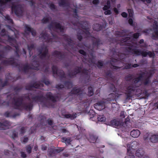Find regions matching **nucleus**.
Here are the masks:
<instances>
[{"mask_svg":"<svg viewBox=\"0 0 158 158\" xmlns=\"http://www.w3.org/2000/svg\"><path fill=\"white\" fill-rule=\"evenodd\" d=\"M151 76V73H142L138 75L134 80V84L133 85H131L127 88V90L129 93H131L132 91H134L135 89L133 87L135 86L137 87L140 86L141 84L140 81L145 79V85H147L148 84L150 81L148 78Z\"/></svg>","mask_w":158,"mask_h":158,"instance_id":"nucleus-1","label":"nucleus"},{"mask_svg":"<svg viewBox=\"0 0 158 158\" xmlns=\"http://www.w3.org/2000/svg\"><path fill=\"white\" fill-rule=\"evenodd\" d=\"M126 49L129 52H131L134 53L137 55H140L141 54L144 57H146L148 55L150 57H152L154 56V54L151 52L146 51L141 52L138 50L135 49L132 46H129L127 47Z\"/></svg>","mask_w":158,"mask_h":158,"instance_id":"nucleus-2","label":"nucleus"},{"mask_svg":"<svg viewBox=\"0 0 158 158\" xmlns=\"http://www.w3.org/2000/svg\"><path fill=\"white\" fill-rule=\"evenodd\" d=\"M138 144L136 141H133L130 144H127V154L129 156L127 158H135L134 155L133 150L137 147Z\"/></svg>","mask_w":158,"mask_h":158,"instance_id":"nucleus-3","label":"nucleus"},{"mask_svg":"<svg viewBox=\"0 0 158 158\" xmlns=\"http://www.w3.org/2000/svg\"><path fill=\"white\" fill-rule=\"evenodd\" d=\"M148 32H150L152 34L153 39L158 38V24L157 22H154L152 28L151 30H148Z\"/></svg>","mask_w":158,"mask_h":158,"instance_id":"nucleus-4","label":"nucleus"},{"mask_svg":"<svg viewBox=\"0 0 158 158\" xmlns=\"http://www.w3.org/2000/svg\"><path fill=\"white\" fill-rule=\"evenodd\" d=\"M12 9L15 11L16 14L18 16H21L23 15V8L19 5L15 6L14 4H12Z\"/></svg>","mask_w":158,"mask_h":158,"instance_id":"nucleus-5","label":"nucleus"},{"mask_svg":"<svg viewBox=\"0 0 158 158\" xmlns=\"http://www.w3.org/2000/svg\"><path fill=\"white\" fill-rule=\"evenodd\" d=\"M106 101H100L94 105L95 108L99 110L104 109L105 108V103Z\"/></svg>","mask_w":158,"mask_h":158,"instance_id":"nucleus-6","label":"nucleus"},{"mask_svg":"<svg viewBox=\"0 0 158 158\" xmlns=\"http://www.w3.org/2000/svg\"><path fill=\"white\" fill-rule=\"evenodd\" d=\"M53 73L54 74H56L58 76L60 77H63L64 76V73L62 70H60L58 71L57 68L56 66H53L52 67Z\"/></svg>","mask_w":158,"mask_h":158,"instance_id":"nucleus-7","label":"nucleus"},{"mask_svg":"<svg viewBox=\"0 0 158 158\" xmlns=\"http://www.w3.org/2000/svg\"><path fill=\"white\" fill-rule=\"evenodd\" d=\"M39 54L41 58L46 56L48 52V49L46 46H44L39 49Z\"/></svg>","mask_w":158,"mask_h":158,"instance_id":"nucleus-8","label":"nucleus"},{"mask_svg":"<svg viewBox=\"0 0 158 158\" xmlns=\"http://www.w3.org/2000/svg\"><path fill=\"white\" fill-rule=\"evenodd\" d=\"M140 133L138 130H133L131 132L130 134L134 138H137L140 135Z\"/></svg>","mask_w":158,"mask_h":158,"instance_id":"nucleus-9","label":"nucleus"},{"mask_svg":"<svg viewBox=\"0 0 158 158\" xmlns=\"http://www.w3.org/2000/svg\"><path fill=\"white\" fill-rule=\"evenodd\" d=\"M121 122L118 120L114 119L110 122V125L114 127H116L120 125Z\"/></svg>","mask_w":158,"mask_h":158,"instance_id":"nucleus-10","label":"nucleus"},{"mask_svg":"<svg viewBox=\"0 0 158 158\" xmlns=\"http://www.w3.org/2000/svg\"><path fill=\"white\" fill-rule=\"evenodd\" d=\"M150 141L152 143H155L158 142V135H151L149 138Z\"/></svg>","mask_w":158,"mask_h":158,"instance_id":"nucleus-11","label":"nucleus"},{"mask_svg":"<svg viewBox=\"0 0 158 158\" xmlns=\"http://www.w3.org/2000/svg\"><path fill=\"white\" fill-rule=\"evenodd\" d=\"M98 137L94 134H91L89 135V141L91 143H94L96 141Z\"/></svg>","mask_w":158,"mask_h":158,"instance_id":"nucleus-12","label":"nucleus"},{"mask_svg":"<svg viewBox=\"0 0 158 158\" xmlns=\"http://www.w3.org/2000/svg\"><path fill=\"white\" fill-rule=\"evenodd\" d=\"M144 151L141 149H137L135 152L136 155L139 157H142L144 155Z\"/></svg>","mask_w":158,"mask_h":158,"instance_id":"nucleus-13","label":"nucleus"},{"mask_svg":"<svg viewBox=\"0 0 158 158\" xmlns=\"http://www.w3.org/2000/svg\"><path fill=\"white\" fill-rule=\"evenodd\" d=\"M25 27L26 31L30 32L31 33V34L33 36H34L36 34V32L35 30L30 28V27L28 25H26Z\"/></svg>","mask_w":158,"mask_h":158,"instance_id":"nucleus-14","label":"nucleus"},{"mask_svg":"<svg viewBox=\"0 0 158 158\" xmlns=\"http://www.w3.org/2000/svg\"><path fill=\"white\" fill-rule=\"evenodd\" d=\"M76 114H66L64 115V117L67 118H70L71 119H73L77 117Z\"/></svg>","mask_w":158,"mask_h":158,"instance_id":"nucleus-15","label":"nucleus"},{"mask_svg":"<svg viewBox=\"0 0 158 158\" xmlns=\"http://www.w3.org/2000/svg\"><path fill=\"white\" fill-rule=\"evenodd\" d=\"M40 39L41 40H44L45 41H46L47 40H48V37L47 36V34L45 32H43L40 35Z\"/></svg>","mask_w":158,"mask_h":158,"instance_id":"nucleus-16","label":"nucleus"},{"mask_svg":"<svg viewBox=\"0 0 158 158\" xmlns=\"http://www.w3.org/2000/svg\"><path fill=\"white\" fill-rule=\"evenodd\" d=\"M53 25L56 28L59 29L61 31H63V30L64 29V27L62 26H61L59 23H54L53 24Z\"/></svg>","mask_w":158,"mask_h":158,"instance_id":"nucleus-17","label":"nucleus"},{"mask_svg":"<svg viewBox=\"0 0 158 158\" xmlns=\"http://www.w3.org/2000/svg\"><path fill=\"white\" fill-rule=\"evenodd\" d=\"M47 97L48 99L52 100V101L54 102L55 101V98L53 97L52 94L51 93H48L47 94Z\"/></svg>","mask_w":158,"mask_h":158,"instance_id":"nucleus-18","label":"nucleus"},{"mask_svg":"<svg viewBox=\"0 0 158 158\" xmlns=\"http://www.w3.org/2000/svg\"><path fill=\"white\" fill-rule=\"evenodd\" d=\"M62 141L63 142H65L66 143H67L68 144H69L72 141V140L70 138L63 137L62 138Z\"/></svg>","mask_w":158,"mask_h":158,"instance_id":"nucleus-19","label":"nucleus"},{"mask_svg":"<svg viewBox=\"0 0 158 158\" xmlns=\"http://www.w3.org/2000/svg\"><path fill=\"white\" fill-rule=\"evenodd\" d=\"M81 70V69L80 68L77 67L76 69V71L74 73H72L70 75V77H72L75 75L76 74L79 73Z\"/></svg>","mask_w":158,"mask_h":158,"instance_id":"nucleus-20","label":"nucleus"},{"mask_svg":"<svg viewBox=\"0 0 158 158\" xmlns=\"http://www.w3.org/2000/svg\"><path fill=\"white\" fill-rule=\"evenodd\" d=\"M110 7V3L109 1H108L107 2V5L104 6L103 8V9L104 10H107Z\"/></svg>","mask_w":158,"mask_h":158,"instance_id":"nucleus-21","label":"nucleus"},{"mask_svg":"<svg viewBox=\"0 0 158 158\" xmlns=\"http://www.w3.org/2000/svg\"><path fill=\"white\" fill-rule=\"evenodd\" d=\"M11 123L7 121H4L3 123V125L5 127L9 128V127L10 126Z\"/></svg>","mask_w":158,"mask_h":158,"instance_id":"nucleus-22","label":"nucleus"},{"mask_svg":"<svg viewBox=\"0 0 158 158\" xmlns=\"http://www.w3.org/2000/svg\"><path fill=\"white\" fill-rule=\"evenodd\" d=\"M98 119L99 121L101 122H104L106 120V118L103 116L99 115L98 117Z\"/></svg>","mask_w":158,"mask_h":158,"instance_id":"nucleus-23","label":"nucleus"},{"mask_svg":"<svg viewBox=\"0 0 158 158\" xmlns=\"http://www.w3.org/2000/svg\"><path fill=\"white\" fill-rule=\"evenodd\" d=\"M94 94L93 88L92 87H90L88 88V95L89 96L92 95Z\"/></svg>","mask_w":158,"mask_h":158,"instance_id":"nucleus-24","label":"nucleus"},{"mask_svg":"<svg viewBox=\"0 0 158 158\" xmlns=\"http://www.w3.org/2000/svg\"><path fill=\"white\" fill-rule=\"evenodd\" d=\"M31 147L30 145H28L26 147V151L28 153H30L31 152Z\"/></svg>","mask_w":158,"mask_h":158,"instance_id":"nucleus-25","label":"nucleus"},{"mask_svg":"<svg viewBox=\"0 0 158 158\" xmlns=\"http://www.w3.org/2000/svg\"><path fill=\"white\" fill-rule=\"evenodd\" d=\"M25 132V130L24 127H22L19 131V135H22Z\"/></svg>","mask_w":158,"mask_h":158,"instance_id":"nucleus-26","label":"nucleus"},{"mask_svg":"<svg viewBox=\"0 0 158 158\" xmlns=\"http://www.w3.org/2000/svg\"><path fill=\"white\" fill-rule=\"evenodd\" d=\"M43 99V97H37L35 98V99L37 102H42Z\"/></svg>","mask_w":158,"mask_h":158,"instance_id":"nucleus-27","label":"nucleus"},{"mask_svg":"<svg viewBox=\"0 0 158 158\" xmlns=\"http://www.w3.org/2000/svg\"><path fill=\"white\" fill-rule=\"evenodd\" d=\"M128 12L129 13V16L132 17L133 16V10L131 9H129L128 10Z\"/></svg>","mask_w":158,"mask_h":158,"instance_id":"nucleus-28","label":"nucleus"},{"mask_svg":"<svg viewBox=\"0 0 158 158\" xmlns=\"http://www.w3.org/2000/svg\"><path fill=\"white\" fill-rule=\"evenodd\" d=\"M65 86L68 88H69L72 87V84L70 82H66L65 84Z\"/></svg>","mask_w":158,"mask_h":158,"instance_id":"nucleus-29","label":"nucleus"},{"mask_svg":"<svg viewBox=\"0 0 158 158\" xmlns=\"http://www.w3.org/2000/svg\"><path fill=\"white\" fill-rule=\"evenodd\" d=\"M54 55L56 57H61V54L58 51H55L54 53Z\"/></svg>","mask_w":158,"mask_h":158,"instance_id":"nucleus-30","label":"nucleus"},{"mask_svg":"<svg viewBox=\"0 0 158 158\" xmlns=\"http://www.w3.org/2000/svg\"><path fill=\"white\" fill-rule=\"evenodd\" d=\"M151 136L150 134L148 133H146L145 135H144L143 137V138L144 140H146L147 139H149V138Z\"/></svg>","mask_w":158,"mask_h":158,"instance_id":"nucleus-31","label":"nucleus"},{"mask_svg":"<svg viewBox=\"0 0 158 158\" xmlns=\"http://www.w3.org/2000/svg\"><path fill=\"white\" fill-rule=\"evenodd\" d=\"M28 140V139L27 137H24L21 139V141L22 143H26Z\"/></svg>","mask_w":158,"mask_h":158,"instance_id":"nucleus-32","label":"nucleus"},{"mask_svg":"<svg viewBox=\"0 0 158 158\" xmlns=\"http://www.w3.org/2000/svg\"><path fill=\"white\" fill-rule=\"evenodd\" d=\"M61 130L62 132L66 133L67 134L69 133L68 131L64 127H62L61 128Z\"/></svg>","mask_w":158,"mask_h":158,"instance_id":"nucleus-33","label":"nucleus"},{"mask_svg":"<svg viewBox=\"0 0 158 158\" xmlns=\"http://www.w3.org/2000/svg\"><path fill=\"white\" fill-rule=\"evenodd\" d=\"M49 20V19L47 17H45L43 18L42 19V22L43 23H46Z\"/></svg>","mask_w":158,"mask_h":158,"instance_id":"nucleus-34","label":"nucleus"},{"mask_svg":"<svg viewBox=\"0 0 158 158\" xmlns=\"http://www.w3.org/2000/svg\"><path fill=\"white\" fill-rule=\"evenodd\" d=\"M11 1V0H0V3L1 4H3L8 1Z\"/></svg>","mask_w":158,"mask_h":158,"instance_id":"nucleus-35","label":"nucleus"},{"mask_svg":"<svg viewBox=\"0 0 158 158\" xmlns=\"http://www.w3.org/2000/svg\"><path fill=\"white\" fill-rule=\"evenodd\" d=\"M49 6L50 8L52 9H53L55 8V6L52 3H50L49 5Z\"/></svg>","mask_w":158,"mask_h":158,"instance_id":"nucleus-36","label":"nucleus"},{"mask_svg":"<svg viewBox=\"0 0 158 158\" xmlns=\"http://www.w3.org/2000/svg\"><path fill=\"white\" fill-rule=\"evenodd\" d=\"M103 63L102 62L98 61V66L100 68L103 65Z\"/></svg>","mask_w":158,"mask_h":158,"instance_id":"nucleus-37","label":"nucleus"},{"mask_svg":"<svg viewBox=\"0 0 158 158\" xmlns=\"http://www.w3.org/2000/svg\"><path fill=\"white\" fill-rule=\"evenodd\" d=\"M5 18L10 23H11L12 22V20L10 18V17L7 16Z\"/></svg>","mask_w":158,"mask_h":158,"instance_id":"nucleus-38","label":"nucleus"},{"mask_svg":"<svg viewBox=\"0 0 158 158\" xmlns=\"http://www.w3.org/2000/svg\"><path fill=\"white\" fill-rule=\"evenodd\" d=\"M21 156L23 158H25L26 157V155L24 152H21Z\"/></svg>","mask_w":158,"mask_h":158,"instance_id":"nucleus-39","label":"nucleus"},{"mask_svg":"<svg viewBox=\"0 0 158 158\" xmlns=\"http://www.w3.org/2000/svg\"><path fill=\"white\" fill-rule=\"evenodd\" d=\"M111 13V11L110 10H108L104 12V14L106 15H110Z\"/></svg>","mask_w":158,"mask_h":158,"instance_id":"nucleus-40","label":"nucleus"},{"mask_svg":"<svg viewBox=\"0 0 158 158\" xmlns=\"http://www.w3.org/2000/svg\"><path fill=\"white\" fill-rule=\"evenodd\" d=\"M56 87L58 89H60L64 87V86L63 85H57L56 86Z\"/></svg>","mask_w":158,"mask_h":158,"instance_id":"nucleus-41","label":"nucleus"},{"mask_svg":"<svg viewBox=\"0 0 158 158\" xmlns=\"http://www.w3.org/2000/svg\"><path fill=\"white\" fill-rule=\"evenodd\" d=\"M47 149V147L45 145H42L41 146V149L42 150H45Z\"/></svg>","mask_w":158,"mask_h":158,"instance_id":"nucleus-42","label":"nucleus"},{"mask_svg":"<svg viewBox=\"0 0 158 158\" xmlns=\"http://www.w3.org/2000/svg\"><path fill=\"white\" fill-rule=\"evenodd\" d=\"M128 22L131 25H133V21L132 19H130L129 20Z\"/></svg>","mask_w":158,"mask_h":158,"instance_id":"nucleus-43","label":"nucleus"},{"mask_svg":"<svg viewBox=\"0 0 158 158\" xmlns=\"http://www.w3.org/2000/svg\"><path fill=\"white\" fill-rule=\"evenodd\" d=\"M127 14L124 12L122 13V16L123 17H124V18L127 17Z\"/></svg>","mask_w":158,"mask_h":158,"instance_id":"nucleus-44","label":"nucleus"},{"mask_svg":"<svg viewBox=\"0 0 158 158\" xmlns=\"http://www.w3.org/2000/svg\"><path fill=\"white\" fill-rule=\"evenodd\" d=\"M99 26V25L98 24H96L95 25H94V27L93 29L95 30L98 31L99 30V29H97L96 27H98Z\"/></svg>","mask_w":158,"mask_h":158,"instance_id":"nucleus-45","label":"nucleus"},{"mask_svg":"<svg viewBox=\"0 0 158 158\" xmlns=\"http://www.w3.org/2000/svg\"><path fill=\"white\" fill-rule=\"evenodd\" d=\"M139 36V34L138 33H135L134 35V37L135 38H137Z\"/></svg>","mask_w":158,"mask_h":158,"instance_id":"nucleus-46","label":"nucleus"},{"mask_svg":"<svg viewBox=\"0 0 158 158\" xmlns=\"http://www.w3.org/2000/svg\"><path fill=\"white\" fill-rule=\"evenodd\" d=\"M132 78L131 76L130 75H128V76L127 77H126V80L127 81L130 80Z\"/></svg>","mask_w":158,"mask_h":158,"instance_id":"nucleus-47","label":"nucleus"},{"mask_svg":"<svg viewBox=\"0 0 158 158\" xmlns=\"http://www.w3.org/2000/svg\"><path fill=\"white\" fill-rule=\"evenodd\" d=\"M99 2L98 0H94L93 1V3L94 4H97Z\"/></svg>","mask_w":158,"mask_h":158,"instance_id":"nucleus-48","label":"nucleus"},{"mask_svg":"<svg viewBox=\"0 0 158 158\" xmlns=\"http://www.w3.org/2000/svg\"><path fill=\"white\" fill-rule=\"evenodd\" d=\"M79 52L80 53L83 55H85V52L83 50H80L79 51Z\"/></svg>","mask_w":158,"mask_h":158,"instance_id":"nucleus-49","label":"nucleus"},{"mask_svg":"<svg viewBox=\"0 0 158 158\" xmlns=\"http://www.w3.org/2000/svg\"><path fill=\"white\" fill-rule=\"evenodd\" d=\"M65 3L63 1H62L61 3H59V5L60 6H64Z\"/></svg>","mask_w":158,"mask_h":158,"instance_id":"nucleus-50","label":"nucleus"},{"mask_svg":"<svg viewBox=\"0 0 158 158\" xmlns=\"http://www.w3.org/2000/svg\"><path fill=\"white\" fill-rule=\"evenodd\" d=\"M130 39L129 37H127L126 39H124L122 40V42H126L127 40H129Z\"/></svg>","mask_w":158,"mask_h":158,"instance_id":"nucleus-51","label":"nucleus"},{"mask_svg":"<svg viewBox=\"0 0 158 158\" xmlns=\"http://www.w3.org/2000/svg\"><path fill=\"white\" fill-rule=\"evenodd\" d=\"M41 86H42V85H41V84H38V85H34V87L35 88H38L39 87H40Z\"/></svg>","mask_w":158,"mask_h":158,"instance_id":"nucleus-52","label":"nucleus"},{"mask_svg":"<svg viewBox=\"0 0 158 158\" xmlns=\"http://www.w3.org/2000/svg\"><path fill=\"white\" fill-rule=\"evenodd\" d=\"M48 123L49 125H51L52 124V120L50 119H48Z\"/></svg>","mask_w":158,"mask_h":158,"instance_id":"nucleus-53","label":"nucleus"},{"mask_svg":"<svg viewBox=\"0 0 158 158\" xmlns=\"http://www.w3.org/2000/svg\"><path fill=\"white\" fill-rule=\"evenodd\" d=\"M77 36L78 39L79 40H81L82 38V36L81 35H78Z\"/></svg>","mask_w":158,"mask_h":158,"instance_id":"nucleus-54","label":"nucleus"},{"mask_svg":"<svg viewBox=\"0 0 158 158\" xmlns=\"http://www.w3.org/2000/svg\"><path fill=\"white\" fill-rule=\"evenodd\" d=\"M44 82V83L47 85H48L49 84V82L48 81H45Z\"/></svg>","mask_w":158,"mask_h":158,"instance_id":"nucleus-55","label":"nucleus"},{"mask_svg":"<svg viewBox=\"0 0 158 158\" xmlns=\"http://www.w3.org/2000/svg\"><path fill=\"white\" fill-rule=\"evenodd\" d=\"M121 117L122 118H124L125 117V116L124 115V114L123 112H122L121 114L120 115Z\"/></svg>","mask_w":158,"mask_h":158,"instance_id":"nucleus-56","label":"nucleus"},{"mask_svg":"<svg viewBox=\"0 0 158 158\" xmlns=\"http://www.w3.org/2000/svg\"><path fill=\"white\" fill-rule=\"evenodd\" d=\"M114 10L115 12L118 14V11L117 9L116 8H114Z\"/></svg>","mask_w":158,"mask_h":158,"instance_id":"nucleus-57","label":"nucleus"},{"mask_svg":"<svg viewBox=\"0 0 158 158\" xmlns=\"http://www.w3.org/2000/svg\"><path fill=\"white\" fill-rule=\"evenodd\" d=\"M15 104L17 106H19L20 105V103L18 102H16L15 103Z\"/></svg>","mask_w":158,"mask_h":158,"instance_id":"nucleus-58","label":"nucleus"},{"mask_svg":"<svg viewBox=\"0 0 158 158\" xmlns=\"http://www.w3.org/2000/svg\"><path fill=\"white\" fill-rule=\"evenodd\" d=\"M29 68L28 66H25L24 68V71H25L27 69H28Z\"/></svg>","mask_w":158,"mask_h":158,"instance_id":"nucleus-59","label":"nucleus"},{"mask_svg":"<svg viewBox=\"0 0 158 158\" xmlns=\"http://www.w3.org/2000/svg\"><path fill=\"white\" fill-rule=\"evenodd\" d=\"M139 66V65L137 64H135L133 65V67L136 68Z\"/></svg>","mask_w":158,"mask_h":158,"instance_id":"nucleus-60","label":"nucleus"},{"mask_svg":"<svg viewBox=\"0 0 158 158\" xmlns=\"http://www.w3.org/2000/svg\"><path fill=\"white\" fill-rule=\"evenodd\" d=\"M63 150V149H62L61 150H60H60L57 149V150H56V151L58 152H60V151H62Z\"/></svg>","mask_w":158,"mask_h":158,"instance_id":"nucleus-61","label":"nucleus"},{"mask_svg":"<svg viewBox=\"0 0 158 158\" xmlns=\"http://www.w3.org/2000/svg\"><path fill=\"white\" fill-rule=\"evenodd\" d=\"M53 38H49L48 37V40H47L46 41H48V42H49V41H51L52 40H51V39H53Z\"/></svg>","mask_w":158,"mask_h":158,"instance_id":"nucleus-62","label":"nucleus"},{"mask_svg":"<svg viewBox=\"0 0 158 158\" xmlns=\"http://www.w3.org/2000/svg\"><path fill=\"white\" fill-rule=\"evenodd\" d=\"M64 156L65 157H67L69 155L67 154L64 153L63 154Z\"/></svg>","mask_w":158,"mask_h":158,"instance_id":"nucleus-63","label":"nucleus"},{"mask_svg":"<svg viewBox=\"0 0 158 158\" xmlns=\"http://www.w3.org/2000/svg\"><path fill=\"white\" fill-rule=\"evenodd\" d=\"M143 40L142 39L140 40L139 43L140 44H141V43H143Z\"/></svg>","mask_w":158,"mask_h":158,"instance_id":"nucleus-64","label":"nucleus"}]
</instances>
